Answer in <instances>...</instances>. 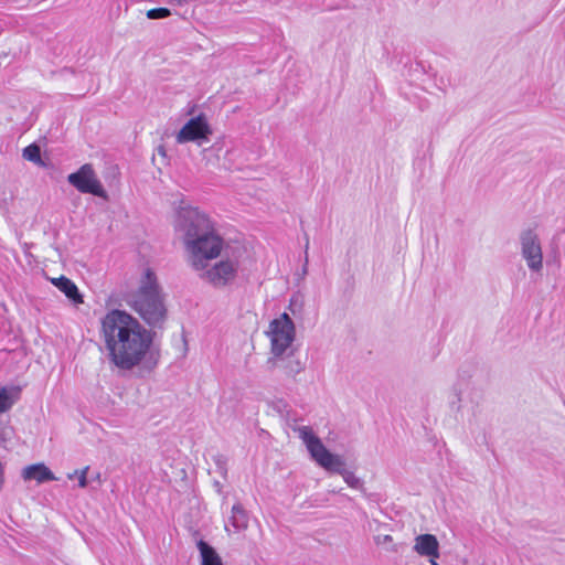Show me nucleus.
Returning a JSON list of instances; mask_svg holds the SVG:
<instances>
[{"instance_id": "21", "label": "nucleus", "mask_w": 565, "mask_h": 565, "mask_svg": "<svg viewBox=\"0 0 565 565\" xmlns=\"http://www.w3.org/2000/svg\"><path fill=\"white\" fill-rule=\"evenodd\" d=\"M393 542V537L388 534L386 535H379L375 537V543L377 545H385Z\"/></svg>"}, {"instance_id": "2", "label": "nucleus", "mask_w": 565, "mask_h": 565, "mask_svg": "<svg viewBox=\"0 0 565 565\" xmlns=\"http://www.w3.org/2000/svg\"><path fill=\"white\" fill-rule=\"evenodd\" d=\"M175 230L180 233L189 263L195 270H204L209 262L225 249L214 223L196 207L184 206L178 212Z\"/></svg>"}, {"instance_id": "12", "label": "nucleus", "mask_w": 565, "mask_h": 565, "mask_svg": "<svg viewBox=\"0 0 565 565\" xmlns=\"http://www.w3.org/2000/svg\"><path fill=\"white\" fill-rule=\"evenodd\" d=\"M52 284L58 288L74 305H82L84 302L83 296L77 286L67 277L61 276L53 278Z\"/></svg>"}, {"instance_id": "11", "label": "nucleus", "mask_w": 565, "mask_h": 565, "mask_svg": "<svg viewBox=\"0 0 565 565\" xmlns=\"http://www.w3.org/2000/svg\"><path fill=\"white\" fill-rule=\"evenodd\" d=\"M23 480H35L39 483L56 480L54 473L44 463H34L23 468L21 473Z\"/></svg>"}, {"instance_id": "16", "label": "nucleus", "mask_w": 565, "mask_h": 565, "mask_svg": "<svg viewBox=\"0 0 565 565\" xmlns=\"http://www.w3.org/2000/svg\"><path fill=\"white\" fill-rule=\"evenodd\" d=\"M13 405V401L10 397L6 388L0 390V413L9 411Z\"/></svg>"}, {"instance_id": "22", "label": "nucleus", "mask_w": 565, "mask_h": 565, "mask_svg": "<svg viewBox=\"0 0 565 565\" xmlns=\"http://www.w3.org/2000/svg\"><path fill=\"white\" fill-rule=\"evenodd\" d=\"M426 557L428 558L430 565H439L437 562V559L439 557H431V556H426Z\"/></svg>"}, {"instance_id": "23", "label": "nucleus", "mask_w": 565, "mask_h": 565, "mask_svg": "<svg viewBox=\"0 0 565 565\" xmlns=\"http://www.w3.org/2000/svg\"><path fill=\"white\" fill-rule=\"evenodd\" d=\"M75 478H76V481L79 482V475H77Z\"/></svg>"}, {"instance_id": "10", "label": "nucleus", "mask_w": 565, "mask_h": 565, "mask_svg": "<svg viewBox=\"0 0 565 565\" xmlns=\"http://www.w3.org/2000/svg\"><path fill=\"white\" fill-rule=\"evenodd\" d=\"M413 550L422 557H439V542L433 534H419L414 539Z\"/></svg>"}, {"instance_id": "9", "label": "nucleus", "mask_w": 565, "mask_h": 565, "mask_svg": "<svg viewBox=\"0 0 565 565\" xmlns=\"http://www.w3.org/2000/svg\"><path fill=\"white\" fill-rule=\"evenodd\" d=\"M210 135H212L211 126L206 117L203 114H200L184 124L177 134L175 139L178 143L194 141L201 145L202 141L209 139Z\"/></svg>"}, {"instance_id": "18", "label": "nucleus", "mask_w": 565, "mask_h": 565, "mask_svg": "<svg viewBox=\"0 0 565 565\" xmlns=\"http://www.w3.org/2000/svg\"><path fill=\"white\" fill-rule=\"evenodd\" d=\"M170 14H171V12L167 8H154V9L148 10L147 18L151 19V20H157V19L168 18Z\"/></svg>"}, {"instance_id": "15", "label": "nucleus", "mask_w": 565, "mask_h": 565, "mask_svg": "<svg viewBox=\"0 0 565 565\" xmlns=\"http://www.w3.org/2000/svg\"><path fill=\"white\" fill-rule=\"evenodd\" d=\"M22 157L35 164L43 166L40 147L32 143L23 149Z\"/></svg>"}, {"instance_id": "13", "label": "nucleus", "mask_w": 565, "mask_h": 565, "mask_svg": "<svg viewBox=\"0 0 565 565\" xmlns=\"http://www.w3.org/2000/svg\"><path fill=\"white\" fill-rule=\"evenodd\" d=\"M196 547L200 552L201 565H223L222 557L209 543L200 540Z\"/></svg>"}, {"instance_id": "14", "label": "nucleus", "mask_w": 565, "mask_h": 565, "mask_svg": "<svg viewBox=\"0 0 565 565\" xmlns=\"http://www.w3.org/2000/svg\"><path fill=\"white\" fill-rule=\"evenodd\" d=\"M230 524L233 526L235 532H241L248 527V514L242 504L236 503L232 507Z\"/></svg>"}, {"instance_id": "20", "label": "nucleus", "mask_w": 565, "mask_h": 565, "mask_svg": "<svg viewBox=\"0 0 565 565\" xmlns=\"http://www.w3.org/2000/svg\"><path fill=\"white\" fill-rule=\"evenodd\" d=\"M287 374L290 376H294L302 371V365L299 361L289 362V364L286 366Z\"/></svg>"}, {"instance_id": "17", "label": "nucleus", "mask_w": 565, "mask_h": 565, "mask_svg": "<svg viewBox=\"0 0 565 565\" xmlns=\"http://www.w3.org/2000/svg\"><path fill=\"white\" fill-rule=\"evenodd\" d=\"M88 470H89V467L86 466V467H84L81 470H75V471L68 473L67 478L68 479H74L77 475H79V483H78V486L81 488H86L87 484H88V480H87V472H88Z\"/></svg>"}, {"instance_id": "8", "label": "nucleus", "mask_w": 565, "mask_h": 565, "mask_svg": "<svg viewBox=\"0 0 565 565\" xmlns=\"http://www.w3.org/2000/svg\"><path fill=\"white\" fill-rule=\"evenodd\" d=\"M67 181L82 193L106 198V191L98 180L92 164L86 163L76 172L68 174Z\"/></svg>"}, {"instance_id": "19", "label": "nucleus", "mask_w": 565, "mask_h": 565, "mask_svg": "<svg viewBox=\"0 0 565 565\" xmlns=\"http://www.w3.org/2000/svg\"><path fill=\"white\" fill-rule=\"evenodd\" d=\"M302 299L299 295H295L289 300L288 309L292 312V315H296L297 312H300L302 310Z\"/></svg>"}, {"instance_id": "1", "label": "nucleus", "mask_w": 565, "mask_h": 565, "mask_svg": "<svg viewBox=\"0 0 565 565\" xmlns=\"http://www.w3.org/2000/svg\"><path fill=\"white\" fill-rule=\"evenodd\" d=\"M102 333L110 361L122 371L139 365L152 339L139 321L121 310H111L102 319Z\"/></svg>"}, {"instance_id": "5", "label": "nucleus", "mask_w": 565, "mask_h": 565, "mask_svg": "<svg viewBox=\"0 0 565 565\" xmlns=\"http://www.w3.org/2000/svg\"><path fill=\"white\" fill-rule=\"evenodd\" d=\"M244 254L245 249L242 246L226 245L220 255L221 259L213 266L201 270V278L214 287H224L231 284L236 278L239 262Z\"/></svg>"}, {"instance_id": "6", "label": "nucleus", "mask_w": 565, "mask_h": 565, "mask_svg": "<svg viewBox=\"0 0 565 565\" xmlns=\"http://www.w3.org/2000/svg\"><path fill=\"white\" fill-rule=\"evenodd\" d=\"M266 335L270 341V352L273 354V359H269L268 363L277 366V360L288 355L296 339V327L289 315L284 312L270 321Z\"/></svg>"}, {"instance_id": "7", "label": "nucleus", "mask_w": 565, "mask_h": 565, "mask_svg": "<svg viewBox=\"0 0 565 565\" xmlns=\"http://www.w3.org/2000/svg\"><path fill=\"white\" fill-rule=\"evenodd\" d=\"M520 253L530 271L543 269V249L540 236L534 227L523 228L519 234Z\"/></svg>"}, {"instance_id": "3", "label": "nucleus", "mask_w": 565, "mask_h": 565, "mask_svg": "<svg viewBox=\"0 0 565 565\" xmlns=\"http://www.w3.org/2000/svg\"><path fill=\"white\" fill-rule=\"evenodd\" d=\"M127 303L151 327H160L167 317L160 286L154 273L147 268L139 288L127 298Z\"/></svg>"}, {"instance_id": "4", "label": "nucleus", "mask_w": 565, "mask_h": 565, "mask_svg": "<svg viewBox=\"0 0 565 565\" xmlns=\"http://www.w3.org/2000/svg\"><path fill=\"white\" fill-rule=\"evenodd\" d=\"M299 438L305 444L311 458L323 469L340 475L344 482L352 489L362 490L363 481L354 472L345 468L343 458L330 452L321 439L309 426H301L297 429Z\"/></svg>"}]
</instances>
